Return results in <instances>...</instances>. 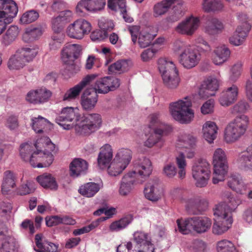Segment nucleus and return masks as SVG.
I'll return each instance as SVG.
<instances>
[{"label":"nucleus","instance_id":"obj_1","mask_svg":"<svg viewBox=\"0 0 252 252\" xmlns=\"http://www.w3.org/2000/svg\"><path fill=\"white\" fill-rule=\"evenodd\" d=\"M55 151V145L49 138L43 136L38 138L33 146L29 143L22 144L19 153L21 158L32 167L42 168L52 164L54 160L52 153Z\"/></svg>","mask_w":252,"mask_h":252},{"label":"nucleus","instance_id":"obj_2","mask_svg":"<svg viewBox=\"0 0 252 252\" xmlns=\"http://www.w3.org/2000/svg\"><path fill=\"white\" fill-rule=\"evenodd\" d=\"M191 106L192 96H188L170 103L169 110L175 120L182 124H188L194 117V112Z\"/></svg>","mask_w":252,"mask_h":252},{"label":"nucleus","instance_id":"obj_3","mask_svg":"<svg viewBox=\"0 0 252 252\" xmlns=\"http://www.w3.org/2000/svg\"><path fill=\"white\" fill-rule=\"evenodd\" d=\"M177 223L179 231L183 234H189L192 230L198 233H202L210 228L212 221L205 217H193L186 219H178Z\"/></svg>","mask_w":252,"mask_h":252},{"label":"nucleus","instance_id":"obj_4","mask_svg":"<svg viewBox=\"0 0 252 252\" xmlns=\"http://www.w3.org/2000/svg\"><path fill=\"white\" fill-rule=\"evenodd\" d=\"M38 51L37 46L17 50L9 59L7 63L8 68L10 70H19L23 68L27 63L33 61Z\"/></svg>","mask_w":252,"mask_h":252},{"label":"nucleus","instance_id":"obj_5","mask_svg":"<svg viewBox=\"0 0 252 252\" xmlns=\"http://www.w3.org/2000/svg\"><path fill=\"white\" fill-rule=\"evenodd\" d=\"M249 123L248 117L242 115L236 118L226 126L224 132V140L227 143L238 141L245 133Z\"/></svg>","mask_w":252,"mask_h":252},{"label":"nucleus","instance_id":"obj_6","mask_svg":"<svg viewBox=\"0 0 252 252\" xmlns=\"http://www.w3.org/2000/svg\"><path fill=\"white\" fill-rule=\"evenodd\" d=\"M213 164L214 172L212 182L216 184L224 180L228 170L226 154L222 149L219 148L214 152Z\"/></svg>","mask_w":252,"mask_h":252},{"label":"nucleus","instance_id":"obj_7","mask_svg":"<svg viewBox=\"0 0 252 252\" xmlns=\"http://www.w3.org/2000/svg\"><path fill=\"white\" fill-rule=\"evenodd\" d=\"M132 158V152L128 149H119L108 168V174L116 176L127 167Z\"/></svg>","mask_w":252,"mask_h":252},{"label":"nucleus","instance_id":"obj_8","mask_svg":"<svg viewBox=\"0 0 252 252\" xmlns=\"http://www.w3.org/2000/svg\"><path fill=\"white\" fill-rule=\"evenodd\" d=\"M101 124L100 115L93 113L81 117L74 126L75 130L79 134H89L98 129Z\"/></svg>","mask_w":252,"mask_h":252},{"label":"nucleus","instance_id":"obj_9","mask_svg":"<svg viewBox=\"0 0 252 252\" xmlns=\"http://www.w3.org/2000/svg\"><path fill=\"white\" fill-rule=\"evenodd\" d=\"M18 12V6L13 0H0V35L11 23Z\"/></svg>","mask_w":252,"mask_h":252},{"label":"nucleus","instance_id":"obj_10","mask_svg":"<svg viewBox=\"0 0 252 252\" xmlns=\"http://www.w3.org/2000/svg\"><path fill=\"white\" fill-rule=\"evenodd\" d=\"M81 50L80 45L77 44H66L62 50V59L66 64V69L70 74L75 73L79 70V67L75 63L74 61L78 58Z\"/></svg>","mask_w":252,"mask_h":252},{"label":"nucleus","instance_id":"obj_11","mask_svg":"<svg viewBox=\"0 0 252 252\" xmlns=\"http://www.w3.org/2000/svg\"><path fill=\"white\" fill-rule=\"evenodd\" d=\"M238 19L241 24L229 38V43L235 46H239L244 44L251 29V25L248 21V17L246 14L239 13Z\"/></svg>","mask_w":252,"mask_h":252},{"label":"nucleus","instance_id":"obj_12","mask_svg":"<svg viewBox=\"0 0 252 252\" xmlns=\"http://www.w3.org/2000/svg\"><path fill=\"white\" fill-rule=\"evenodd\" d=\"M210 164L205 160H200L195 162L192 167V176L198 188L205 187L210 177Z\"/></svg>","mask_w":252,"mask_h":252},{"label":"nucleus","instance_id":"obj_13","mask_svg":"<svg viewBox=\"0 0 252 252\" xmlns=\"http://www.w3.org/2000/svg\"><path fill=\"white\" fill-rule=\"evenodd\" d=\"M80 118L77 107H66L62 109L60 115L56 118V122L64 129L69 130L75 126L70 123L75 120L77 124Z\"/></svg>","mask_w":252,"mask_h":252},{"label":"nucleus","instance_id":"obj_14","mask_svg":"<svg viewBox=\"0 0 252 252\" xmlns=\"http://www.w3.org/2000/svg\"><path fill=\"white\" fill-rule=\"evenodd\" d=\"M196 138L189 133L183 132L179 135L176 146L179 149L184 148V151L180 152L185 154V158H193L196 153Z\"/></svg>","mask_w":252,"mask_h":252},{"label":"nucleus","instance_id":"obj_15","mask_svg":"<svg viewBox=\"0 0 252 252\" xmlns=\"http://www.w3.org/2000/svg\"><path fill=\"white\" fill-rule=\"evenodd\" d=\"M91 30L92 25L89 22L84 19H79L68 26L66 33L70 38L81 39L89 34Z\"/></svg>","mask_w":252,"mask_h":252},{"label":"nucleus","instance_id":"obj_16","mask_svg":"<svg viewBox=\"0 0 252 252\" xmlns=\"http://www.w3.org/2000/svg\"><path fill=\"white\" fill-rule=\"evenodd\" d=\"M18 244L16 239L10 235V230L0 221V252H17Z\"/></svg>","mask_w":252,"mask_h":252},{"label":"nucleus","instance_id":"obj_17","mask_svg":"<svg viewBox=\"0 0 252 252\" xmlns=\"http://www.w3.org/2000/svg\"><path fill=\"white\" fill-rule=\"evenodd\" d=\"M222 211L218 209L214 210V222L212 227V232L215 235H220L226 232L231 226L233 218L230 215L221 214Z\"/></svg>","mask_w":252,"mask_h":252},{"label":"nucleus","instance_id":"obj_18","mask_svg":"<svg viewBox=\"0 0 252 252\" xmlns=\"http://www.w3.org/2000/svg\"><path fill=\"white\" fill-rule=\"evenodd\" d=\"M120 85L118 78L112 76H106L96 80L92 85L94 93L105 94L117 89Z\"/></svg>","mask_w":252,"mask_h":252},{"label":"nucleus","instance_id":"obj_19","mask_svg":"<svg viewBox=\"0 0 252 252\" xmlns=\"http://www.w3.org/2000/svg\"><path fill=\"white\" fill-rule=\"evenodd\" d=\"M128 31L131 36V40L134 44L137 41L138 36V44L141 48L148 46L155 37V34L149 32V29L146 28L140 31V27L138 26H132L128 27Z\"/></svg>","mask_w":252,"mask_h":252},{"label":"nucleus","instance_id":"obj_20","mask_svg":"<svg viewBox=\"0 0 252 252\" xmlns=\"http://www.w3.org/2000/svg\"><path fill=\"white\" fill-rule=\"evenodd\" d=\"M225 201L219 203L215 206L214 210L218 209L222 211L221 214L227 216L230 215L232 218V213L235 212L238 207L242 203L241 198L232 195L230 192H226L223 196Z\"/></svg>","mask_w":252,"mask_h":252},{"label":"nucleus","instance_id":"obj_21","mask_svg":"<svg viewBox=\"0 0 252 252\" xmlns=\"http://www.w3.org/2000/svg\"><path fill=\"white\" fill-rule=\"evenodd\" d=\"M200 25V18L190 15L178 24L176 31L180 34L191 36L198 29Z\"/></svg>","mask_w":252,"mask_h":252},{"label":"nucleus","instance_id":"obj_22","mask_svg":"<svg viewBox=\"0 0 252 252\" xmlns=\"http://www.w3.org/2000/svg\"><path fill=\"white\" fill-rule=\"evenodd\" d=\"M152 171V163L147 158H143L136 160L134 163L133 170L129 173L136 179L142 180L150 176Z\"/></svg>","mask_w":252,"mask_h":252},{"label":"nucleus","instance_id":"obj_23","mask_svg":"<svg viewBox=\"0 0 252 252\" xmlns=\"http://www.w3.org/2000/svg\"><path fill=\"white\" fill-rule=\"evenodd\" d=\"M201 59V55L199 52L193 48H187L181 53L179 57L180 63L188 69L191 68L196 66Z\"/></svg>","mask_w":252,"mask_h":252},{"label":"nucleus","instance_id":"obj_24","mask_svg":"<svg viewBox=\"0 0 252 252\" xmlns=\"http://www.w3.org/2000/svg\"><path fill=\"white\" fill-rule=\"evenodd\" d=\"M220 86V80L214 76H210L201 85L198 92L199 98L206 99L215 94Z\"/></svg>","mask_w":252,"mask_h":252},{"label":"nucleus","instance_id":"obj_25","mask_svg":"<svg viewBox=\"0 0 252 252\" xmlns=\"http://www.w3.org/2000/svg\"><path fill=\"white\" fill-rule=\"evenodd\" d=\"M185 203L186 211L189 214L192 215L202 214L207 209L208 206V200L198 196L188 198Z\"/></svg>","mask_w":252,"mask_h":252},{"label":"nucleus","instance_id":"obj_26","mask_svg":"<svg viewBox=\"0 0 252 252\" xmlns=\"http://www.w3.org/2000/svg\"><path fill=\"white\" fill-rule=\"evenodd\" d=\"M95 76L94 75H88L84 78L82 81L66 91L63 97V100L64 101H73L77 99L82 90L88 85L92 83Z\"/></svg>","mask_w":252,"mask_h":252},{"label":"nucleus","instance_id":"obj_27","mask_svg":"<svg viewBox=\"0 0 252 252\" xmlns=\"http://www.w3.org/2000/svg\"><path fill=\"white\" fill-rule=\"evenodd\" d=\"M113 152L111 146L106 144L102 146L97 158L99 168L102 170L107 169L108 173V168L113 161Z\"/></svg>","mask_w":252,"mask_h":252},{"label":"nucleus","instance_id":"obj_28","mask_svg":"<svg viewBox=\"0 0 252 252\" xmlns=\"http://www.w3.org/2000/svg\"><path fill=\"white\" fill-rule=\"evenodd\" d=\"M227 186L233 190L240 194H246L250 189V184L244 181L242 176L238 174H232L227 179Z\"/></svg>","mask_w":252,"mask_h":252},{"label":"nucleus","instance_id":"obj_29","mask_svg":"<svg viewBox=\"0 0 252 252\" xmlns=\"http://www.w3.org/2000/svg\"><path fill=\"white\" fill-rule=\"evenodd\" d=\"M105 4V0H82L78 3L76 10L79 14L83 13L84 9L89 11H97L102 10Z\"/></svg>","mask_w":252,"mask_h":252},{"label":"nucleus","instance_id":"obj_30","mask_svg":"<svg viewBox=\"0 0 252 252\" xmlns=\"http://www.w3.org/2000/svg\"><path fill=\"white\" fill-rule=\"evenodd\" d=\"M16 174L11 170H6L3 173L1 185V192L3 195H9L12 192L13 189L17 187Z\"/></svg>","mask_w":252,"mask_h":252},{"label":"nucleus","instance_id":"obj_31","mask_svg":"<svg viewBox=\"0 0 252 252\" xmlns=\"http://www.w3.org/2000/svg\"><path fill=\"white\" fill-rule=\"evenodd\" d=\"M153 129L152 132L145 134L147 139L144 142V146L146 147L152 148L157 143L162 142L163 136L171 132L168 126L165 129H161L160 128H155Z\"/></svg>","mask_w":252,"mask_h":252},{"label":"nucleus","instance_id":"obj_32","mask_svg":"<svg viewBox=\"0 0 252 252\" xmlns=\"http://www.w3.org/2000/svg\"><path fill=\"white\" fill-rule=\"evenodd\" d=\"M238 89L235 85L224 90L220 94L219 102L221 106H228L232 104L237 99Z\"/></svg>","mask_w":252,"mask_h":252},{"label":"nucleus","instance_id":"obj_33","mask_svg":"<svg viewBox=\"0 0 252 252\" xmlns=\"http://www.w3.org/2000/svg\"><path fill=\"white\" fill-rule=\"evenodd\" d=\"M142 180L136 179L129 172L122 178L119 189V193L122 196L128 195L136 183H142Z\"/></svg>","mask_w":252,"mask_h":252},{"label":"nucleus","instance_id":"obj_34","mask_svg":"<svg viewBox=\"0 0 252 252\" xmlns=\"http://www.w3.org/2000/svg\"><path fill=\"white\" fill-rule=\"evenodd\" d=\"M224 29V25L221 20L217 18L208 19L204 26V32L208 34L214 35L222 32Z\"/></svg>","mask_w":252,"mask_h":252},{"label":"nucleus","instance_id":"obj_35","mask_svg":"<svg viewBox=\"0 0 252 252\" xmlns=\"http://www.w3.org/2000/svg\"><path fill=\"white\" fill-rule=\"evenodd\" d=\"M231 51L226 45H219L214 51L213 62L216 65H221L228 60Z\"/></svg>","mask_w":252,"mask_h":252},{"label":"nucleus","instance_id":"obj_36","mask_svg":"<svg viewBox=\"0 0 252 252\" xmlns=\"http://www.w3.org/2000/svg\"><path fill=\"white\" fill-rule=\"evenodd\" d=\"M88 165L87 161L81 158H75L70 164V175L76 178L84 175L88 170Z\"/></svg>","mask_w":252,"mask_h":252},{"label":"nucleus","instance_id":"obj_37","mask_svg":"<svg viewBox=\"0 0 252 252\" xmlns=\"http://www.w3.org/2000/svg\"><path fill=\"white\" fill-rule=\"evenodd\" d=\"M97 100V94L87 89L81 96V104L84 110H91L94 108Z\"/></svg>","mask_w":252,"mask_h":252},{"label":"nucleus","instance_id":"obj_38","mask_svg":"<svg viewBox=\"0 0 252 252\" xmlns=\"http://www.w3.org/2000/svg\"><path fill=\"white\" fill-rule=\"evenodd\" d=\"M36 247L34 250L36 252H57L58 247L51 242L43 240L41 234H36L35 237Z\"/></svg>","mask_w":252,"mask_h":252},{"label":"nucleus","instance_id":"obj_39","mask_svg":"<svg viewBox=\"0 0 252 252\" xmlns=\"http://www.w3.org/2000/svg\"><path fill=\"white\" fill-rule=\"evenodd\" d=\"M144 192L146 198L152 201H157L160 197L158 184L156 181H149L145 187Z\"/></svg>","mask_w":252,"mask_h":252},{"label":"nucleus","instance_id":"obj_40","mask_svg":"<svg viewBox=\"0 0 252 252\" xmlns=\"http://www.w3.org/2000/svg\"><path fill=\"white\" fill-rule=\"evenodd\" d=\"M218 131V127L215 123L212 121H207L202 127L203 138L209 143H213L216 138Z\"/></svg>","mask_w":252,"mask_h":252},{"label":"nucleus","instance_id":"obj_41","mask_svg":"<svg viewBox=\"0 0 252 252\" xmlns=\"http://www.w3.org/2000/svg\"><path fill=\"white\" fill-rule=\"evenodd\" d=\"M239 167L245 171L252 170V145L243 152L238 159Z\"/></svg>","mask_w":252,"mask_h":252},{"label":"nucleus","instance_id":"obj_42","mask_svg":"<svg viewBox=\"0 0 252 252\" xmlns=\"http://www.w3.org/2000/svg\"><path fill=\"white\" fill-rule=\"evenodd\" d=\"M158 69L161 75H167L174 71H178L174 62L167 58H160L158 61Z\"/></svg>","mask_w":252,"mask_h":252},{"label":"nucleus","instance_id":"obj_43","mask_svg":"<svg viewBox=\"0 0 252 252\" xmlns=\"http://www.w3.org/2000/svg\"><path fill=\"white\" fill-rule=\"evenodd\" d=\"M32 126L33 130L38 133L46 132L52 127L51 124L47 119L41 116L32 119Z\"/></svg>","mask_w":252,"mask_h":252},{"label":"nucleus","instance_id":"obj_44","mask_svg":"<svg viewBox=\"0 0 252 252\" xmlns=\"http://www.w3.org/2000/svg\"><path fill=\"white\" fill-rule=\"evenodd\" d=\"M224 5L221 0H203L202 8L205 12L221 11Z\"/></svg>","mask_w":252,"mask_h":252},{"label":"nucleus","instance_id":"obj_45","mask_svg":"<svg viewBox=\"0 0 252 252\" xmlns=\"http://www.w3.org/2000/svg\"><path fill=\"white\" fill-rule=\"evenodd\" d=\"M162 78L164 85L171 90L177 88L180 82L178 71H174L167 75H163Z\"/></svg>","mask_w":252,"mask_h":252},{"label":"nucleus","instance_id":"obj_46","mask_svg":"<svg viewBox=\"0 0 252 252\" xmlns=\"http://www.w3.org/2000/svg\"><path fill=\"white\" fill-rule=\"evenodd\" d=\"M19 33V30L17 26H10L1 38V44L5 46L9 45L16 39Z\"/></svg>","mask_w":252,"mask_h":252},{"label":"nucleus","instance_id":"obj_47","mask_svg":"<svg viewBox=\"0 0 252 252\" xmlns=\"http://www.w3.org/2000/svg\"><path fill=\"white\" fill-rule=\"evenodd\" d=\"M176 0H163L157 3L153 7V15L158 17L165 14Z\"/></svg>","mask_w":252,"mask_h":252},{"label":"nucleus","instance_id":"obj_48","mask_svg":"<svg viewBox=\"0 0 252 252\" xmlns=\"http://www.w3.org/2000/svg\"><path fill=\"white\" fill-rule=\"evenodd\" d=\"M37 181L44 188L56 189L58 185L55 178L50 174L44 173L37 177Z\"/></svg>","mask_w":252,"mask_h":252},{"label":"nucleus","instance_id":"obj_49","mask_svg":"<svg viewBox=\"0 0 252 252\" xmlns=\"http://www.w3.org/2000/svg\"><path fill=\"white\" fill-rule=\"evenodd\" d=\"M100 189L98 184L90 182L81 186L78 189L79 192L87 197L94 196Z\"/></svg>","mask_w":252,"mask_h":252},{"label":"nucleus","instance_id":"obj_50","mask_svg":"<svg viewBox=\"0 0 252 252\" xmlns=\"http://www.w3.org/2000/svg\"><path fill=\"white\" fill-rule=\"evenodd\" d=\"M133 218L131 216H126L118 220L112 222L109 229L112 232H118L126 228L131 223Z\"/></svg>","mask_w":252,"mask_h":252},{"label":"nucleus","instance_id":"obj_51","mask_svg":"<svg viewBox=\"0 0 252 252\" xmlns=\"http://www.w3.org/2000/svg\"><path fill=\"white\" fill-rule=\"evenodd\" d=\"M149 126L151 128H160L161 129H165L166 127L170 128V131L172 130L171 126L162 122L160 119V115L159 113L156 112L151 114L149 116Z\"/></svg>","mask_w":252,"mask_h":252},{"label":"nucleus","instance_id":"obj_52","mask_svg":"<svg viewBox=\"0 0 252 252\" xmlns=\"http://www.w3.org/2000/svg\"><path fill=\"white\" fill-rule=\"evenodd\" d=\"M175 162L177 166L179 178L184 179L186 175V168L187 162L185 158V154L179 153L175 158Z\"/></svg>","mask_w":252,"mask_h":252},{"label":"nucleus","instance_id":"obj_53","mask_svg":"<svg viewBox=\"0 0 252 252\" xmlns=\"http://www.w3.org/2000/svg\"><path fill=\"white\" fill-rule=\"evenodd\" d=\"M133 240L135 243L134 247L141 248V246L151 241V239L149 235L144 232L136 231L133 234Z\"/></svg>","mask_w":252,"mask_h":252},{"label":"nucleus","instance_id":"obj_54","mask_svg":"<svg viewBox=\"0 0 252 252\" xmlns=\"http://www.w3.org/2000/svg\"><path fill=\"white\" fill-rule=\"evenodd\" d=\"M217 252H238L234 244L230 241L223 239L217 244Z\"/></svg>","mask_w":252,"mask_h":252},{"label":"nucleus","instance_id":"obj_55","mask_svg":"<svg viewBox=\"0 0 252 252\" xmlns=\"http://www.w3.org/2000/svg\"><path fill=\"white\" fill-rule=\"evenodd\" d=\"M105 220V219L104 218L103 220L101 219H98L97 220L93 221L88 225L85 226L79 229H74L73 231V234L74 236H78L88 233L97 227L99 225L100 221Z\"/></svg>","mask_w":252,"mask_h":252},{"label":"nucleus","instance_id":"obj_56","mask_svg":"<svg viewBox=\"0 0 252 252\" xmlns=\"http://www.w3.org/2000/svg\"><path fill=\"white\" fill-rule=\"evenodd\" d=\"M39 17L38 13L34 10H31L23 14L20 19L22 24H28L35 21Z\"/></svg>","mask_w":252,"mask_h":252},{"label":"nucleus","instance_id":"obj_57","mask_svg":"<svg viewBox=\"0 0 252 252\" xmlns=\"http://www.w3.org/2000/svg\"><path fill=\"white\" fill-rule=\"evenodd\" d=\"M242 62L238 61L232 66L229 78L231 82H235L240 77L242 70Z\"/></svg>","mask_w":252,"mask_h":252},{"label":"nucleus","instance_id":"obj_58","mask_svg":"<svg viewBox=\"0 0 252 252\" xmlns=\"http://www.w3.org/2000/svg\"><path fill=\"white\" fill-rule=\"evenodd\" d=\"M184 8L181 3H178L172 10L168 17V21L173 22L178 20L184 14Z\"/></svg>","mask_w":252,"mask_h":252},{"label":"nucleus","instance_id":"obj_59","mask_svg":"<svg viewBox=\"0 0 252 252\" xmlns=\"http://www.w3.org/2000/svg\"><path fill=\"white\" fill-rule=\"evenodd\" d=\"M188 247L191 252H205L207 249L206 244L199 239L193 240Z\"/></svg>","mask_w":252,"mask_h":252},{"label":"nucleus","instance_id":"obj_60","mask_svg":"<svg viewBox=\"0 0 252 252\" xmlns=\"http://www.w3.org/2000/svg\"><path fill=\"white\" fill-rule=\"evenodd\" d=\"M35 189L34 183L32 181H27L18 188L17 193L21 195H24L33 192Z\"/></svg>","mask_w":252,"mask_h":252},{"label":"nucleus","instance_id":"obj_61","mask_svg":"<svg viewBox=\"0 0 252 252\" xmlns=\"http://www.w3.org/2000/svg\"><path fill=\"white\" fill-rule=\"evenodd\" d=\"M36 89L38 103L41 104L47 102L52 95L51 92L45 87L38 88Z\"/></svg>","mask_w":252,"mask_h":252},{"label":"nucleus","instance_id":"obj_62","mask_svg":"<svg viewBox=\"0 0 252 252\" xmlns=\"http://www.w3.org/2000/svg\"><path fill=\"white\" fill-rule=\"evenodd\" d=\"M126 3V0H108V7L114 11H124Z\"/></svg>","mask_w":252,"mask_h":252},{"label":"nucleus","instance_id":"obj_63","mask_svg":"<svg viewBox=\"0 0 252 252\" xmlns=\"http://www.w3.org/2000/svg\"><path fill=\"white\" fill-rule=\"evenodd\" d=\"M42 33L41 31L38 28L27 29L23 35V39L26 42H29L36 39Z\"/></svg>","mask_w":252,"mask_h":252},{"label":"nucleus","instance_id":"obj_64","mask_svg":"<svg viewBox=\"0 0 252 252\" xmlns=\"http://www.w3.org/2000/svg\"><path fill=\"white\" fill-rule=\"evenodd\" d=\"M128 62L126 60L118 61L108 67V70L111 73L116 72L117 71H124L127 69Z\"/></svg>","mask_w":252,"mask_h":252}]
</instances>
